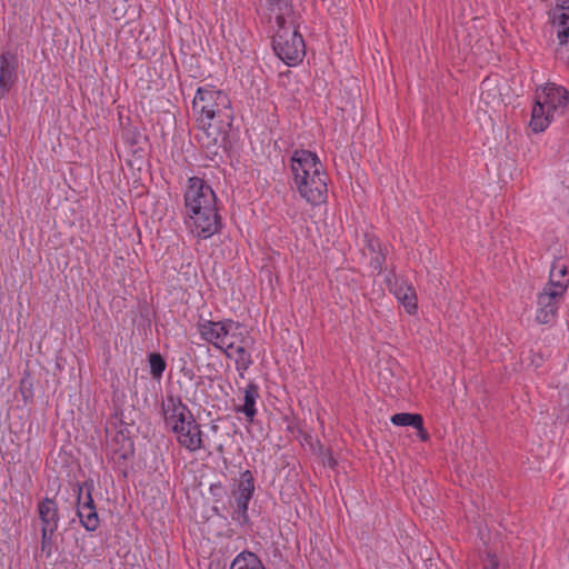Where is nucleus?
I'll return each mask as SVG.
<instances>
[{
    "mask_svg": "<svg viewBox=\"0 0 569 569\" xmlns=\"http://www.w3.org/2000/svg\"><path fill=\"white\" fill-rule=\"evenodd\" d=\"M201 337L212 343L216 348L221 349L231 358V349L237 346L238 341L251 337L246 327L231 319L222 321L206 320L198 325Z\"/></svg>",
    "mask_w": 569,
    "mask_h": 569,
    "instance_id": "obj_4",
    "label": "nucleus"
},
{
    "mask_svg": "<svg viewBox=\"0 0 569 569\" xmlns=\"http://www.w3.org/2000/svg\"><path fill=\"white\" fill-rule=\"evenodd\" d=\"M18 60L12 53L0 54V98L4 97L14 86L18 74Z\"/></svg>",
    "mask_w": 569,
    "mask_h": 569,
    "instance_id": "obj_11",
    "label": "nucleus"
},
{
    "mask_svg": "<svg viewBox=\"0 0 569 569\" xmlns=\"http://www.w3.org/2000/svg\"><path fill=\"white\" fill-rule=\"evenodd\" d=\"M179 428L173 433L177 442L190 452H196L204 448L203 435L201 426L194 420Z\"/></svg>",
    "mask_w": 569,
    "mask_h": 569,
    "instance_id": "obj_8",
    "label": "nucleus"
},
{
    "mask_svg": "<svg viewBox=\"0 0 569 569\" xmlns=\"http://www.w3.org/2000/svg\"><path fill=\"white\" fill-rule=\"evenodd\" d=\"M192 116L198 124L197 138L201 146L208 150L220 148L233 119L229 97L212 87L198 88L192 101Z\"/></svg>",
    "mask_w": 569,
    "mask_h": 569,
    "instance_id": "obj_1",
    "label": "nucleus"
},
{
    "mask_svg": "<svg viewBox=\"0 0 569 569\" xmlns=\"http://www.w3.org/2000/svg\"><path fill=\"white\" fill-rule=\"evenodd\" d=\"M552 23L559 27L558 39L561 44L569 41V0H558L552 10Z\"/></svg>",
    "mask_w": 569,
    "mask_h": 569,
    "instance_id": "obj_14",
    "label": "nucleus"
},
{
    "mask_svg": "<svg viewBox=\"0 0 569 569\" xmlns=\"http://www.w3.org/2000/svg\"><path fill=\"white\" fill-rule=\"evenodd\" d=\"M78 506L77 516L80 523L88 531H94L99 527V517L90 490L87 491L82 500V486H78Z\"/></svg>",
    "mask_w": 569,
    "mask_h": 569,
    "instance_id": "obj_9",
    "label": "nucleus"
},
{
    "mask_svg": "<svg viewBox=\"0 0 569 569\" xmlns=\"http://www.w3.org/2000/svg\"><path fill=\"white\" fill-rule=\"evenodd\" d=\"M553 118V113L541 102L537 97L536 103L532 107L530 128L533 132H542Z\"/></svg>",
    "mask_w": 569,
    "mask_h": 569,
    "instance_id": "obj_18",
    "label": "nucleus"
},
{
    "mask_svg": "<svg viewBox=\"0 0 569 569\" xmlns=\"http://www.w3.org/2000/svg\"><path fill=\"white\" fill-rule=\"evenodd\" d=\"M272 47L276 54L288 66L300 62L306 53L305 41L297 27L277 29Z\"/></svg>",
    "mask_w": 569,
    "mask_h": 569,
    "instance_id": "obj_5",
    "label": "nucleus"
},
{
    "mask_svg": "<svg viewBox=\"0 0 569 569\" xmlns=\"http://www.w3.org/2000/svg\"><path fill=\"white\" fill-rule=\"evenodd\" d=\"M253 346L252 337H246L244 340L238 341L237 346L231 349L232 357L234 358L237 370L244 371L252 363L250 349Z\"/></svg>",
    "mask_w": 569,
    "mask_h": 569,
    "instance_id": "obj_17",
    "label": "nucleus"
},
{
    "mask_svg": "<svg viewBox=\"0 0 569 569\" xmlns=\"http://www.w3.org/2000/svg\"><path fill=\"white\" fill-rule=\"evenodd\" d=\"M490 84H491V82H490L489 79L483 80L482 83H481V99L485 102H487V103H489V100H488L489 93H488V91H489Z\"/></svg>",
    "mask_w": 569,
    "mask_h": 569,
    "instance_id": "obj_25",
    "label": "nucleus"
},
{
    "mask_svg": "<svg viewBox=\"0 0 569 569\" xmlns=\"http://www.w3.org/2000/svg\"><path fill=\"white\" fill-rule=\"evenodd\" d=\"M121 437H122V441H123L122 449L124 450V452L121 455V457L126 458L127 453L131 451L132 443H131V440L129 438H126L122 433H121Z\"/></svg>",
    "mask_w": 569,
    "mask_h": 569,
    "instance_id": "obj_26",
    "label": "nucleus"
},
{
    "mask_svg": "<svg viewBox=\"0 0 569 569\" xmlns=\"http://www.w3.org/2000/svg\"><path fill=\"white\" fill-rule=\"evenodd\" d=\"M254 491V479L250 470H246L240 475L238 489L233 491L237 505L238 520L248 521V505Z\"/></svg>",
    "mask_w": 569,
    "mask_h": 569,
    "instance_id": "obj_7",
    "label": "nucleus"
},
{
    "mask_svg": "<svg viewBox=\"0 0 569 569\" xmlns=\"http://www.w3.org/2000/svg\"><path fill=\"white\" fill-rule=\"evenodd\" d=\"M418 430V436L422 441H427L429 439V435L423 428V420L421 421L419 427H415Z\"/></svg>",
    "mask_w": 569,
    "mask_h": 569,
    "instance_id": "obj_28",
    "label": "nucleus"
},
{
    "mask_svg": "<svg viewBox=\"0 0 569 569\" xmlns=\"http://www.w3.org/2000/svg\"><path fill=\"white\" fill-rule=\"evenodd\" d=\"M567 287V266L561 261H555L550 269L549 283L545 288L563 295Z\"/></svg>",
    "mask_w": 569,
    "mask_h": 569,
    "instance_id": "obj_19",
    "label": "nucleus"
},
{
    "mask_svg": "<svg viewBox=\"0 0 569 569\" xmlns=\"http://www.w3.org/2000/svg\"><path fill=\"white\" fill-rule=\"evenodd\" d=\"M269 4L277 29L297 27V20L290 0H269Z\"/></svg>",
    "mask_w": 569,
    "mask_h": 569,
    "instance_id": "obj_13",
    "label": "nucleus"
},
{
    "mask_svg": "<svg viewBox=\"0 0 569 569\" xmlns=\"http://www.w3.org/2000/svg\"><path fill=\"white\" fill-rule=\"evenodd\" d=\"M537 97L553 114L559 109L566 108L569 101L568 91L555 83H548L540 92H537Z\"/></svg>",
    "mask_w": 569,
    "mask_h": 569,
    "instance_id": "obj_12",
    "label": "nucleus"
},
{
    "mask_svg": "<svg viewBox=\"0 0 569 569\" xmlns=\"http://www.w3.org/2000/svg\"><path fill=\"white\" fill-rule=\"evenodd\" d=\"M322 461L325 465L333 468L337 463V461L335 460V458L332 457L331 452L330 451H327L325 455H323V458H322Z\"/></svg>",
    "mask_w": 569,
    "mask_h": 569,
    "instance_id": "obj_27",
    "label": "nucleus"
},
{
    "mask_svg": "<svg viewBox=\"0 0 569 569\" xmlns=\"http://www.w3.org/2000/svg\"><path fill=\"white\" fill-rule=\"evenodd\" d=\"M38 515L42 528L57 530L59 526V509L57 502L51 498H44L38 503Z\"/></svg>",
    "mask_w": 569,
    "mask_h": 569,
    "instance_id": "obj_15",
    "label": "nucleus"
},
{
    "mask_svg": "<svg viewBox=\"0 0 569 569\" xmlns=\"http://www.w3.org/2000/svg\"><path fill=\"white\" fill-rule=\"evenodd\" d=\"M57 530H49L41 528V550L47 553V557L51 556V543L52 536Z\"/></svg>",
    "mask_w": 569,
    "mask_h": 569,
    "instance_id": "obj_24",
    "label": "nucleus"
},
{
    "mask_svg": "<svg viewBox=\"0 0 569 569\" xmlns=\"http://www.w3.org/2000/svg\"><path fill=\"white\" fill-rule=\"evenodd\" d=\"M184 204L189 227L197 237L208 239L221 229L216 194L204 180L198 177L189 179Z\"/></svg>",
    "mask_w": 569,
    "mask_h": 569,
    "instance_id": "obj_2",
    "label": "nucleus"
},
{
    "mask_svg": "<svg viewBox=\"0 0 569 569\" xmlns=\"http://www.w3.org/2000/svg\"><path fill=\"white\" fill-rule=\"evenodd\" d=\"M390 291L393 292L396 298L405 306L407 311L409 313H413L417 309V297L415 289L407 284L406 282L401 281L399 282L396 280L395 282H391V280L388 281Z\"/></svg>",
    "mask_w": 569,
    "mask_h": 569,
    "instance_id": "obj_16",
    "label": "nucleus"
},
{
    "mask_svg": "<svg viewBox=\"0 0 569 569\" xmlns=\"http://www.w3.org/2000/svg\"><path fill=\"white\" fill-rule=\"evenodd\" d=\"M150 372L153 378H160L166 369V362L159 353L149 356Z\"/></svg>",
    "mask_w": 569,
    "mask_h": 569,
    "instance_id": "obj_23",
    "label": "nucleus"
},
{
    "mask_svg": "<svg viewBox=\"0 0 569 569\" xmlns=\"http://www.w3.org/2000/svg\"><path fill=\"white\" fill-rule=\"evenodd\" d=\"M497 566H498V565H497L496 562H492V567H491V569H497Z\"/></svg>",
    "mask_w": 569,
    "mask_h": 569,
    "instance_id": "obj_29",
    "label": "nucleus"
},
{
    "mask_svg": "<svg viewBox=\"0 0 569 569\" xmlns=\"http://www.w3.org/2000/svg\"><path fill=\"white\" fill-rule=\"evenodd\" d=\"M162 415L166 427L172 432L187 425V421L194 420L188 406L179 397L172 395L167 396L162 401Z\"/></svg>",
    "mask_w": 569,
    "mask_h": 569,
    "instance_id": "obj_6",
    "label": "nucleus"
},
{
    "mask_svg": "<svg viewBox=\"0 0 569 569\" xmlns=\"http://www.w3.org/2000/svg\"><path fill=\"white\" fill-rule=\"evenodd\" d=\"M421 421L422 416L418 413L401 412L391 417V422L396 426L419 427Z\"/></svg>",
    "mask_w": 569,
    "mask_h": 569,
    "instance_id": "obj_22",
    "label": "nucleus"
},
{
    "mask_svg": "<svg viewBox=\"0 0 569 569\" xmlns=\"http://www.w3.org/2000/svg\"><path fill=\"white\" fill-rule=\"evenodd\" d=\"M296 190L311 206H319L328 198V174L319 157L309 150L297 149L290 159Z\"/></svg>",
    "mask_w": 569,
    "mask_h": 569,
    "instance_id": "obj_3",
    "label": "nucleus"
},
{
    "mask_svg": "<svg viewBox=\"0 0 569 569\" xmlns=\"http://www.w3.org/2000/svg\"><path fill=\"white\" fill-rule=\"evenodd\" d=\"M562 293L547 288L538 296L536 319L540 323H549L556 316Z\"/></svg>",
    "mask_w": 569,
    "mask_h": 569,
    "instance_id": "obj_10",
    "label": "nucleus"
},
{
    "mask_svg": "<svg viewBox=\"0 0 569 569\" xmlns=\"http://www.w3.org/2000/svg\"><path fill=\"white\" fill-rule=\"evenodd\" d=\"M230 569H263V567L254 553L242 552L232 561Z\"/></svg>",
    "mask_w": 569,
    "mask_h": 569,
    "instance_id": "obj_21",
    "label": "nucleus"
},
{
    "mask_svg": "<svg viewBox=\"0 0 569 569\" xmlns=\"http://www.w3.org/2000/svg\"><path fill=\"white\" fill-rule=\"evenodd\" d=\"M258 398V386L256 383H249L243 390V405L237 408V411L242 412L248 420L252 421L257 413L256 401Z\"/></svg>",
    "mask_w": 569,
    "mask_h": 569,
    "instance_id": "obj_20",
    "label": "nucleus"
}]
</instances>
